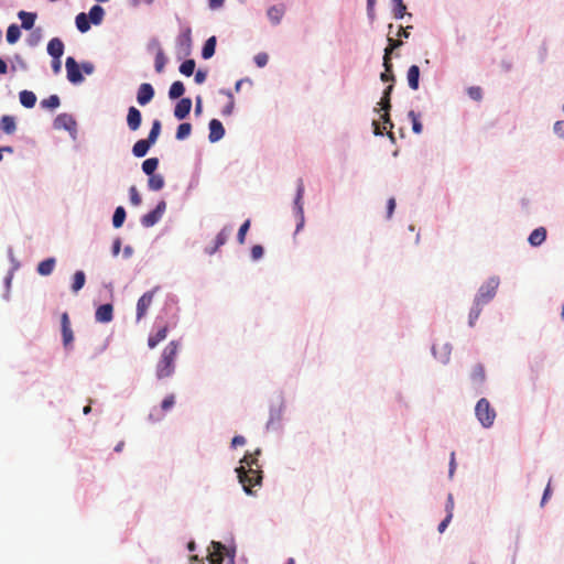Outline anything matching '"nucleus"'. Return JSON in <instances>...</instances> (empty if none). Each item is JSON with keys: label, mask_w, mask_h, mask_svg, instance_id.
Listing matches in <instances>:
<instances>
[{"label": "nucleus", "mask_w": 564, "mask_h": 564, "mask_svg": "<svg viewBox=\"0 0 564 564\" xmlns=\"http://www.w3.org/2000/svg\"><path fill=\"white\" fill-rule=\"evenodd\" d=\"M75 23H76V26L77 29L82 32V33H85L87 32L89 29H90V20L89 18L86 15V13L82 12L79 13L76 19H75Z\"/></svg>", "instance_id": "35"}, {"label": "nucleus", "mask_w": 564, "mask_h": 564, "mask_svg": "<svg viewBox=\"0 0 564 564\" xmlns=\"http://www.w3.org/2000/svg\"><path fill=\"white\" fill-rule=\"evenodd\" d=\"M445 510H446V514H451V517H453V512H454V497H453L452 494L447 495Z\"/></svg>", "instance_id": "57"}, {"label": "nucleus", "mask_w": 564, "mask_h": 564, "mask_svg": "<svg viewBox=\"0 0 564 564\" xmlns=\"http://www.w3.org/2000/svg\"><path fill=\"white\" fill-rule=\"evenodd\" d=\"M178 347L180 344L176 340H172L163 349L161 358L156 364V377L159 379L167 378L174 372Z\"/></svg>", "instance_id": "1"}, {"label": "nucleus", "mask_w": 564, "mask_h": 564, "mask_svg": "<svg viewBox=\"0 0 564 564\" xmlns=\"http://www.w3.org/2000/svg\"><path fill=\"white\" fill-rule=\"evenodd\" d=\"M554 132L564 137V121H556L554 124Z\"/></svg>", "instance_id": "61"}, {"label": "nucleus", "mask_w": 564, "mask_h": 564, "mask_svg": "<svg viewBox=\"0 0 564 564\" xmlns=\"http://www.w3.org/2000/svg\"><path fill=\"white\" fill-rule=\"evenodd\" d=\"M80 68L84 70V73H86L87 75H90L94 73L95 70V66L89 63V62H85L80 65Z\"/></svg>", "instance_id": "63"}, {"label": "nucleus", "mask_w": 564, "mask_h": 564, "mask_svg": "<svg viewBox=\"0 0 564 564\" xmlns=\"http://www.w3.org/2000/svg\"><path fill=\"white\" fill-rule=\"evenodd\" d=\"M220 94H224L225 96H227L228 98V102L227 105L224 107V109L221 110V113L224 116H230L234 111V107H235V99H234V95L230 90H226V89H221L219 91Z\"/></svg>", "instance_id": "37"}, {"label": "nucleus", "mask_w": 564, "mask_h": 564, "mask_svg": "<svg viewBox=\"0 0 564 564\" xmlns=\"http://www.w3.org/2000/svg\"><path fill=\"white\" fill-rule=\"evenodd\" d=\"M160 132H161V122H160V120H154L152 123L150 133L145 140L149 141L153 145L156 142V140L160 135Z\"/></svg>", "instance_id": "42"}, {"label": "nucleus", "mask_w": 564, "mask_h": 564, "mask_svg": "<svg viewBox=\"0 0 564 564\" xmlns=\"http://www.w3.org/2000/svg\"><path fill=\"white\" fill-rule=\"evenodd\" d=\"M379 105L381 106V109L384 111L383 115L381 116V119L383 120V127L381 129L380 126L378 124V122L373 121V129H375L376 135H382L383 130H386L388 127L390 129L393 128V123H392V121L390 119V115H389V111L391 109L390 97L382 96Z\"/></svg>", "instance_id": "5"}, {"label": "nucleus", "mask_w": 564, "mask_h": 564, "mask_svg": "<svg viewBox=\"0 0 564 564\" xmlns=\"http://www.w3.org/2000/svg\"><path fill=\"white\" fill-rule=\"evenodd\" d=\"M166 64V57L162 48H159L155 54L154 67L156 73H162Z\"/></svg>", "instance_id": "45"}, {"label": "nucleus", "mask_w": 564, "mask_h": 564, "mask_svg": "<svg viewBox=\"0 0 564 564\" xmlns=\"http://www.w3.org/2000/svg\"><path fill=\"white\" fill-rule=\"evenodd\" d=\"M452 518L451 514H446L445 519L438 524V532L440 533H443L446 528L448 527L449 522L452 521Z\"/></svg>", "instance_id": "58"}, {"label": "nucleus", "mask_w": 564, "mask_h": 564, "mask_svg": "<svg viewBox=\"0 0 564 564\" xmlns=\"http://www.w3.org/2000/svg\"><path fill=\"white\" fill-rule=\"evenodd\" d=\"M151 147L152 144L149 141H147L145 139H141L134 143L132 148V153L137 158H143Z\"/></svg>", "instance_id": "26"}, {"label": "nucleus", "mask_w": 564, "mask_h": 564, "mask_svg": "<svg viewBox=\"0 0 564 564\" xmlns=\"http://www.w3.org/2000/svg\"><path fill=\"white\" fill-rule=\"evenodd\" d=\"M226 547L220 542H212L209 550V563L210 564H223Z\"/></svg>", "instance_id": "13"}, {"label": "nucleus", "mask_w": 564, "mask_h": 564, "mask_svg": "<svg viewBox=\"0 0 564 564\" xmlns=\"http://www.w3.org/2000/svg\"><path fill=\"white\" fill-rule=\"evenodd\" d=\"M229 235L230 229L228 227L223 228L216 236L214 246L206 247L205 252L209 256L216 253L217 250L227 242Z\"/></svg>", "instance_id": "14"}, {"label": "nucleus", "mask_w": 564, "mask_h": 564, "mask_svg": "<svg viewBox=\"0 0 564 564\" xmlns=\"http://www.w3.org/2000/svg\"><path fill=\"white\" fill-rule=\"evenodd\" d=\"M177 45L180 51L184 55L189 54L192 47V35L189 29L185 30L182 34H180V36L177 37Z\"/></svg>", "instance_id": "20"}, {"label": "nucleus", "mask_w": 564, "mask_h": 564, "mask_svg": "<svg viewBox=\"0 0 564 564\" xmlns=\"http://www.w3.org/2000/svg\"><path fill=\"white\" fill-rule=\"evenodd\" d=\"M59 97L57 95H51L41 101V107L46 109H55L59 106Z\"/></svg>", "instance_id": "47"}, {"label": "nucleus", "mask_w": 564, "mask_h": 564, "mask_svg": "<svg viewBox=\"0 0 564 564\" xmlns=\"http://www.w3.org/2000/svg\"><path fill=\"white\" fill-rule=\"evenodd\" d=\"M393 52V48L391 46H387L386 50H384V55H383V67L386 68L387 72H390L391 68H392V63H391V54Z\"/></svg>", "instance_id": "52"}, {"label": "nucleus", "mask_w": 564, "mask_h": 564, "mask_svg": "<svg viewBox=\"0 0 564 564\" xmlns=\"http://www.w3.org/2000/svg\"><path fill=\"white\" fill-rule=\"evenodd\" d=\"M470 379L474 384L480 386L484 383L486 379L485 368L481 364H477L474 366L470 372Z\"/></svg>", "instance_id": "25"}, {"label": "nucleus", "mask_w": 564, "mask_h": 564, "mask_svg": "<svg viewBox=\"0 0 564 564\" xmlns=\"http://www.w3.org/2000/svg\"><path fill=\"white\" fill-rule=\"evenodd\" d=\"M375 4L376 0H367V11L370 19L375 18Z\"/></svg>", "instance_id": "62"}, {"label": "nucleus", "mask_w": 564, "mask_h": 564, "mask_svg": "<svg viewBox=\"0 0 564 564\" xmlns=\"http://www.w3.org/2000/svg\"><path fill=\"white\" fill-rule=\"evenodd\" d=\"M19 97H20V102L25 108H32V107H34V105L36 102L35 94L33 91H30V90H22L20 93Z\"/></svg>", "instance_id": "31"}, {"label": "nucleus", "mask_w": 564, "mask_h": 564, "mask_svg": "<svg viewBox=\"0 0 564 564\" xmlns=\"http://www.w3.org/2000/svg\"><path fill=\"white\" fill-rule=\"evenodd\" d=\"M303 195H304V184H303L302 180H299L296 197H295V200H294V205H295V207L297 209V214L300 216V223H299V225L296 227V231H299L303 227V223H304L303 203H302Z\"/></svg>", "instance_id": "15"}, {"label": "nucleus", "mask_w": 564, "mask_h": 564, "mask_svg": "<svg viewBox=\"0 0 564 564\" xmlns=\"http://www.w3.org/2000/svg\"><path fill=\"white\" fill-rule=\"evenodd\" d=\"M191 132H192V124L189 122H184L177 127L175 137L177 140H184L191 134Z\"/></svg>", "instance_id": "46"}, {"label": "nucleus", "mask_w": 564, "mask_h": 564, "mask_svg": "<svg viewBox=\"0 0 564 564\" xmlns=\"http://www.w3.org/2000/svg\"><path fill=\"white\" fill-rule=\"evenodd\" d=\"M54 128L74 131L76 129V121L69 113H59L54 120Z\"/></svg>", "instance_id": "10"}, {"label": "nucleus", "mask_w": 564, "mask_h": 564, "mask_svg": "<svg viewBox=\"0 0 564 564\" xmlns=\"http://www.w3.org/2000/svg\"><path fill=\"white\" fill-rule=\"evenodd\" d=\"M475 414L479 423L486 429L490 427L496 419V411L486 398L478 400Z\"/></svg>", "instance_id": "3"}, {"label": "nucleus", "mask_w": 564, "mask_h": 564, "mask_svg": "<svg viewBox=\"0 0 564 564\" xmlns=\"http://www.w3.org/2000/svg\"><path fill=\"white\" fill-rule=\"evenodd\" d=\"M126 219V209L122 206H119L116 208L113 217H112V225L115 228H120Z\"/></svg>", "instance_id": "40"}, {"label": "nucleus", "mask_w": 564, "mask_h": 564, "mask_svg": "<svg viewBox=\"0 0 564 564\" xmlns=\"http://www.w3.org/2000/svg\"><path fill=\"white\" fill-rule=\"evenodd\" d=\"M154 97V89L151 84L143 83L139 86L137 101L141 106L149 104Z\"/></svg>", "instance_id": "12"}, {"label": "nucleus", "mask_w": 564, "mask_h": 564, "mask_svg": "<svg viewBox=\"0 0 564 564\" xmlns=\"http://www.w3.org/2000/svg\"><path fill=\"white\" fill-rule=\"evenodd\" d=\"M47 53L53 58H61L64 53V43L61 39L54 37L47 44Z\"/></svg>", "instance_id": "21"}, {"label": "nucleus", "mask_w": 564, "mask_h": 564, "mask_svg": "<svg viewBox=\"0 0 564 564\" xmlns=\"http://www.w3.org/2000/svg\"><path fill=\"white\" fill-rule=\"evenodd\" d=\"M184 91H185V87H184L183 83L180 80L174 82L170 87L169 97L171 99L180 98L184 94Z\"/></svg>", "instance_id": "38"}, {"label": "nucleus", "mask_w": 564, "mask_h": 564, "mask_svg": "<svg viewBox=\"0 0 564 564\" xmlns=\"http://www.w3.org/2000/svg\"><path fill=\"white\" fill-rule=\"evenodd\" d=\"M468 95L474 100H480L482 97V90L480 87H469Z\"/></svg>", "instance_id": "55"}, {"label": "nucleus", "mask_w": 564, "mask_h": 564, "mask_svg": "<svg viewBox=\"0 0 564 564\" xmlns=\"http://www.w3.org/2000/svg\"><path fill=\"white\" fill-rule=\"evenodd\" d=\"M246 444V438L241 435H236L232 440H231V446L232 447H237V446H242Z\"/></svg>", "instance_id": "59"}, {"label": "nucleus", "mask_w": 564, "mask_h": 564, "mask_svg": "<svg viewBox=\"0 0 564 564\" xmlns=\"http://www.w3.org/2000/svg\"><path fill=\"white\" fill-rule=\"evenodd\" d=\"M61 327H62V337L63 345L66 349L72 348V344L74 340V333L70 327V322L67 313H63L61 316Z\"/></svg>", "instance_id": "9"}, {"label": "nucleus", "mask_w": 564, "mask_h": 564, "mask_svg": "<svg viewBox=\"0 0 564 564\" xmlns=\"http://www.w3.org/2000/svg\"><path fill=\"white\" fill-rule=\"evenodd\" d=\"M175 404V397L174 394L167 395L161 403V409L156 410L154 409L149 417L152 421H160L163 417V413L170 411Z\"/></svg>", "instance_id": "11"}, {"label": "nucleus", "mask_w": 564, "mask_h": 564, "mask_svg": "<svg viewBox=\"0 0 564 564\" xmlns=\"http://www.w3.org/2000/svg\"><path fill=\"white\" fill-rule=\"evenodd\" d=\"M224 134L225 129L223 123L218 119H212L209 121V141L217 142L224 137Z\"/></svg>", "instance_id": "18"}, {"label": "nucleus", "mask_w": 564, "mask_h": 564, "mask_svg": "<svg viewBox=\"0 0 564 564\" xmlns=\"http://www.w3.org/2000/svg\"><path fill=\"white\" fill-rule=\"evenodd\" d=\"M261 454L260 449L254 451V453H246L241 463L245 464L248 468L260 467L258 463V456Z\"/></svg>", "instance_id": "32"}, {"label": "nucleus", "mask_w": 564, "mask_h": 564, "mask_svg": "<svg viewBox=\"0 0 564 564\" xmlns=\"http://www.w3.org/2000/svg\"><path fill=\"white\" fill-rule=\"evenodd\" d=\"M409 118L412 121V130H413V132L416 133V134L421 133L423 127H422V123L419 120V116L413 110H411L409 112Z\"/></svg>", "instance_id": "50"}, {"label": "nucleus", "mask_w": 564, "mask_h": 564, "mask_svg": "<svg viewBox=\"0 0 564 564\" xmlns=\"http://www.w3.org/2000/svg\"><path fill=\"white\" fill-rule=\"evenodd\" d=\"M105 10L99 4H96L89 10V20L93 24L98 25L102 22Z\"/></svg>", "instance_id": "30"}, {"label": "nucleus", "mask_w": 564, "mask_h": 564, "mask_svg": "<svg viewBox=\"0 0 564 564\" xmlns=\"http://www.w3.org/2000/svg\"><path fill=\"white\" fill-rule=\"evenodd\" d=\"M236 471L238 474L239 482L242 485L243 490L249 495L252 492L251 487L261 484V467L246 468L245 465H241L236 469Z\"/></svg>", "instance_id": "2"}, {"label": "nucleus", "mask_w": 564, "mask_h": 564, "mask_svg": "<svg viewBox=\"0 0 564 564\" xmlns=\"http://www.w3.org/2000/svg\"><path fill=\"white\" fill-rule=\"evenodd\" d=\"M484 304H478L476 300H474V305L469 312V326H474L478 317L480 316V313L482 311Z\"/></svg>", "instance_id": "43"}, {"label": "nucleus", "mask_w": 564, "mask_h": 564, "mask_svg": "<svg viewBox=\"0 0 564 564\" xmlns=\"http://www.w3.org/2000/svg\"><path fill=\"white\" fill-rule=\"evenodd\" d=\"M269 56L267 53H258L254 56V63L258 67H264L268 64Z\"/></svg>", "instance_id": "54"}, {"label": "nucleus", "mask_w": 564, "mask_h": 564, "mask_svg": "<svg viewBox=\"0 0 564 564\" xmlns=\"http://www.w3.org/2000/svg\"><path fill=\"white\" fill-rule=\"evenodd\" d=\"M206 80V73L203 70H197L195 74V82L197 84H203Z\"/></svg>", "instance_id": "64"}, {"label": "nucleus", "mask_w": 564, "mask_h": 564, "mask_svg": "<svg viewBox=\"0 0 564 564\" xmlns=\"http://www.w3.org/2000/svg\"><path fill=\"white\" fill-rule=\"evenodd\" d=\"M158 165H159V160L156 158L147 159L142 163V171L147 175L150 176V175L154 174V171L158 169Z\"/></svg>", "instance_id": "39"}, {"label": "nucleus", "mask_w": 564, "mask_h": 564, "mask_svg": "<svg viewBox=\"0 0 564 564\" xmlns=\"http://www.w3.org/2000/svg\"><path fill=\"white\" fill-rule=\"evenodd\" d=\"M21 36L20 28L17 24H11L7 30V41L14 44Z\"/></svg>", "instance_id": "41"}, {"label": "nucleus", "mask_w": 564, "mask_h": 564, "mask_svg": "<svg viewBox=\"0 0 564 564\" xmlns=\"http://www.w3.org/2000/svg\"><path fill=\"white\" fill-rule=\"evenodd\" d=\"M192 109V100L189 98H182L174 108V116L178 120L185 119Z\"/></svg>", "instance_id": "17"}, {"label": "nucleus", "mask_w": 564, "mask_h": 564, "mask_svg": "<svg viewBox=\"0 0 564 564\" xmlns=\"http://www.w3.org/2000/svg\"><path fill=\"white\" fill-rule=\"evenodd\" d=\"M18 15H19V18L21 20V26L24 30H31L33 28L35 19H36V14L35 13L26 12V11H20Z\"/></svg>", "instance_id": "29"}, {"label": "nucleus", "mask_w": 564, "mask_h": 564, "mask_svg": "<svg viewBox=\"0 0 564 564\" xmlns=\"http://www.w3.org/2000/svg\"><path fill=\"white\" fill-rule=\"evenodd\" d=\"M164 177L161 174H152L149 177L148 185L151 191H160L164 186Z\"/></svg>", "instance_id": "34"}, {"label": "nucleus", "mask_w": 564, "mask_h": 564, "mask_svg": "<svg viewBox=\"0 0 564 564\" xmlns=\"http://www.w3.org/2000/svg\"><path fill=\"white\" fill-rule=\"evenodd\" d=\"M96 321L99 323H109L113 317V307L111 304L100 305L95 314Z\"/></svg>", "instance_id": "19"}, {"label": "nucleus", "mask_w": 564, "mask_h": 564, "mask_svg": "<svg viewBox=\"0 0 564 564\" xmlns=\"http://www.w3.org/2000/svg\"><path fill=\"white\" fill-rule=\"evenodd\" d=\"M0 129L8 134H12L17 129L14 117L3 116L0 120Z\"/></svg>", "instance_id": "28"}, {"label": "nucleus", "mask_w": 564, "mask_h": 564, "mask_svg": "<svg viewBox=\"0 0 564 564\" xmlns=\"http://www.w3.org/2000/svg\"><path fill=\"white\" fill-rule=\"evenodd\" d=\"M129 195H130V202L132 205L139 206L141 204V196L139 195L135 186H131L129 188Z\"/></svg>", "instance_id": "53"}, {"label": "nucleus", "mask_w": 564, "mask_h": 564, "mask_svg": "<svg viewBox=\"0 0 564 564\" xmlns=\"http://www.w3.org/2000/svg\"><path fill=\"white\" fill-rule=\"evenodd\" d=\"M55 262L56 261L54 258H47L41 261L37 264V273L43 276L50 275L55 268Z\"/></svg>", "instance_id": "27"}, {"label": "nucleus", "mask_w": 564, "mask_h": 564, "mask_svg": "<svg viewBox=\"0 0 564 564\" xmlns=\"http://www.w3.org/2000/svg\"><path fill=\"white\" fill-rule=\"evenodd\" d=\"M498 286H499L498 278L492 276V278L488 279V281L479 288L478 293L475 296V300L477 301V303L485 305L488 302H490L495 297Z\"/></svg>", "instance_id": "4"}, {"label": "nucleus", "mask_w": 564, "mask_h": 564, "mask_svg": "<svg viewBox=\"0 0 564 564\" xmlns=\"http://www.w3.org/2000/svg\"><path fill=\"white\" fill-rule=\"evenodd\" d=\"M159 288H154L145 292L137 303V321H141L148 313L149 307L152 305L154 294Z\"/></svg>", "instance_id": "7"}, {"label": "nucleus", "mask_w": 564, "mask_h": 564, "mask_svg": "<svg viewBox=\"0 0 564 564\" xmlns=\"http://www.w3.org/2000/svg\"><path fill=\"white\" fill-rule=\"evenodd\" d=\"M215 48H216V37L212 36L205 42V44L203 46V50H202L203 58H205V59L210 58L215 54Z\"/></svg>", "instance_id": "33"}, {"label": "nucleus", "mask_w": 564, "mask_h": 564, "mask_svg": "<svg viewBox=\"0 0 564 564\" xmlns=\"http://www.w3.org/2000/svg\"><path fill=\"white\" fill-rule=\"evenodd\" d=\"M263 256V248L260 245H256L251 248V258L253 260H259Z\"/></svg>", "instance_id": "56"}, {"label": "nucleus", "mask_w": 564, "mask_h": 564, "mask_svg": "<svg viewBox=\"0 0 564 564\" xmlns=\"http://www.w3.org/2000/svg\"><path fill=\"white\" fill-rule=\"evenodd\" d=\"M166 209V203L164 200L159 202L156 207L150 213L145 214L141 218L143 227L149 228L154 226L163 216Z\"/></svg>", "instance_id": "6"}, {"label": "nucleus", "mask_w": 564, "mask_h": 564, "mask_svg": "<svg viewBox=\"0 0 564 564\" xmlns=\"http://www.w3.org/2000/svg\"><path fill=\"white\" fill-rule=\"evenodd\" d=\"M380 79H381L382 82H394L395 77H394V75H393V73H392V69H391L390 72H387V70L384 69V72H383V73H381V75H380Z\"/></svg>", "instance_id": "60"}, {"label": "nucleus", "mask_w": 564, "mask_h": 564, "mask_svg": "<svg viewBox=\"0 0 564 564\" xmlns=\"http://www.w3.org/2000/svg\"><path fill=\"white\" fill-rule=\"evenodd\" d=\"M406 78L410 88L413 90H417L420 78V68L417 65L410 66V68L408 69Z\"/></svg>", "instance_id": "24"}, {"label": "nucleus", "mask_w": 564, "mask_h": 564, "mask_svg": "<svg viewBox=\"0 0 564 564\" xmlns=\"http://www.w3.org/2000/svg\"><path fill=\"white\" fill-rule=\"evenodd\" d=\"M169 328L167 326H163L158 329L154 335H150L148 338V345L152 349L156 347L161 341H163L167 336Z\"/></svg>", "instance_id": "23"}, {"label": "nucleus", "mask_w": 564, "mask_h": 564, "mask_svg": "<svg viewBox=\"0 0 564 564\" xmlns=\"http://www.w3.org/2000/svg\"><path fill=\"white\" fill-rule=\"evenodd\" d=\"M142 122V116L139 109L130 107L127 115V124L131 131H137Z\"/></svg>", "instance_id": "16"}, {"label": "nucleus", "mask_w": 564, "mask_h": 564, "mask_svg": "<svg viewBox=\"0 0 564 564\" xmlns=\"http://www.w3.org/2000/svg\"><path fill=\"white\" fill-rule=\"evenodd\" d=\"M86 276L83 271H76L73 278L72 291L77 293L85 285Z\"/></svg>", "instance_id": "36"}, {"label": "nucleus", "mask_w": 564, "mask_h": 564, "mask_svg": "<svg viewBox=\"0 0 564 564\" xmlns=\"http://www.w3.org/2000/svg\"><path fill=\"white\" fill-rule=\"evenodd\" d=\"M251 221L250 219H247L239 228L237 234V240L240 245H243L246 241V235L250 228Z\"/></svg>", "instance_id": "49"}, {"label": "nucleus", "mask_w": 564, "mask_h": 564, "mask_svg": "<svg viewBox=\"0 0 564 564\" xmlns=\"http://www.w3.org/2000/svg\"><path fill=\"white\" fill-rule=\"evenodd\" d=\"M194 70H195V61L194 59H186L180 66V72L185 76L193 75Z\"/></svg>", "instance_id": "48"}, {"label": "nucleus", "mask_w": 564, "mask_h": 564, "mask_svg": "<svg viewBox=\"0 0 564 564\" xmlns=\"http://www.w3.org/2000/svg\"><path fill=\"white\" fill-rule=\"evenodd\" d=\"M283 9L282 8H279V7H271L269 10H268V17L269 19L271 20V22L273 24H279L282 17H283Z\"/></svg>", "instance_id": "44"}, {"label": "nucleus", "mask_w": 564, "mask_h": 564, "mask_svg": "<svg viewBox=\"0 0 564 564\" xmlns=\"http://www.w3.org/2000/svg\"><path fill=\"white\" fill-rule=\"evenodd\" d=\"M546 238V229L544 227H539L534 229L529 236V243L533 247H538L544 242Z\"/></svg>", "instance_id": "22"}, {"label": "nucleus", "mask_w": 564, "mask_h": 564, "mask_svg": "<svg viewBox=\"0 0 564 564\" xmlns=\"http://www.w3.org/2000/svg\"><path fill=\"white\" fill-rule=\"evenodd\" d=\"M65 66L67 72V79L70 83L79 84L84 80V77L80 72V66L77 64L74 57H67Z\"/></svg>", "instance_id": "8"}, {"label": "nucleus", "mask_w": 564, "mask_h": 564, "mask_svg": "<svg viewBox=\"0 0 564 564\" xmlns=\"http://www.w3.org/2000/svg\"><path fill=\"white\" fill-rule=\"evenodd\" d=\"M394 2V9H393V15L395 19H402L405 14L406 7L403 3V0L400 1H393Z\"/></svg>", "instance_id": "51"}]
</instances>
